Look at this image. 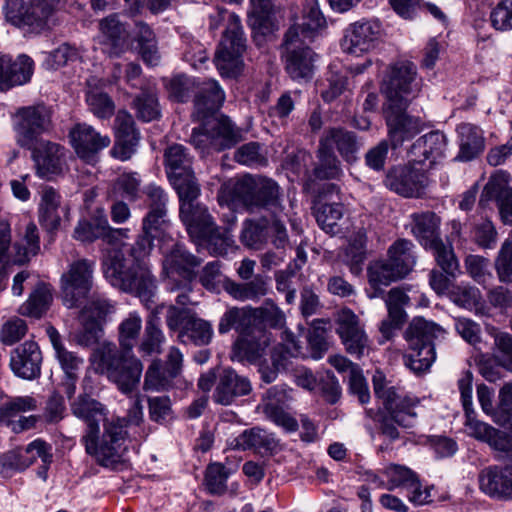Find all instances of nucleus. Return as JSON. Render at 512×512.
Here are the masks:
<instances>
[{"instance_id":"26","label":"nucleus","mask_w":512,"mask_h":512,"mask_svg":"<svg viewBox=\"0 0 512 512\" xmlns=\"http://www.w3.org/2000/svg\"><path fill=\"white\" fill-rule=\"evenodd\" d=\"M252 390L248 378L238 375L233 369H223L217 379L213 400L221 405H230L235 398L248 395Z\"/></svg>"},{"instance_id":"62","label":"nucleus","mask_w":512,"mask_h":512,"mask_svg":"<svg viewBox=\"0 0 512 512\" xmlns=\"http://www.w3.org/2000/svg\"><path fill=\"white\" fill-rule=\"evenodd\" d=\"M228 479V471L224 465L220 463L210 464L205 473V487L212 495H222L225 493Z\"/></svg>"},{"instance_id":"57","label":"nucleus","mask_w":512,"mask_h":512,"mask_svg":"<svg viewBox=\"0 0 512 512\" xmlns=\"http://www.w3.org/2000/svg\"><path fill=\"white\" fill-rule=\"evenodd\" d=\"M34 72V61L28 55L21 54L15 60L11 58L9 68V89L28 83Z\"/></svg>"},{"instance_id":"1","label":"nucleus","mask_w":512,"mask_h":512,"mask_svg":"<svg viewBox=\"0 0 512 512\" xmlns=\"http://www.w3.org/2000/svg\"><path fill=\"white\" fill-rule=\"evenodd\" d=\"M162 229L164 227L155 224L145 229V221H143L142 234L130 251L133 258L131 263L124 258L120 250L108 251L102 263L104 276L109 283L124 292L135 294L147 308H150L156 283L144 259L152 250L153 239L157 236V232Z\"/></svg>"},{"instance_id":"24","label":"nucleus","mask_w":512,"mask_h":512,"mask_svg":"<svg viewBox=\"0 0 512 512\" xmlns=\"http://www.w3.org/2000/svg\"><path fill=\"white\" fill-rule=\"evenodd\" d=\"M28 149L32 150V157L41 177L62 172L65 165V149L59 144L40 139L37 144Z\"/></svg>"},{"instance_id":"34","label":"nucleus","mask_w":512,"mask_h":512,"mask_svg":"<svg viewBox=\"0 0 512 512\" xmlns=\"http://www.w3.org/2000/svg\"><path fill=\"white\" fill-rule=\"evenodd\" d=\"M410 218L411 232L425 249L441 239L439 232L441 221L434 212L413 213Z\"/></svg>"},{"instance_id":"58","label":"nucleus","mask_w":512,"mask_h":512,"mask_svg":"<svg viewBox=\"0 0 512 512\" xmlns=\"http://www.w3.org/2000/svg\"><path fill=\"white\" fill-rule=\"evenodd\" d=\"M36 408L37 401L33 397H14L0 406V422L9 425L12 418L20 413L33 411Z\"/></svg>"},{"instance_id":"20","label":"nucleus","mask_w":512,"mask_h":512,"mask_svg":"<svg viewBox=\"0 0 512 512\" xmlns=\"http://www.w3.org/2000/svg\"><path fill=\"white\" fill-rule=\"evenodd\" d=\"M42 354L38 344L25 341L10 354V367L13 373L23 379L33 380L41 374Z\"/></svg>"},{"instance_id":"8","label":"nucleus","mask_w":512,"mask_h":512,"mask_svg":"<svg viewBox=\"0 0 512 512\" xmlns=\"http://www.w3.org/2000/svg\"><path fill=\"white\" fill-rule=\"evenodd\" d=\"M222 201H238L249 211L265 209L272 215L283 212L278 184L266 177L245 176L233 186L226 188Z\"/></svg>"},{"instance_id":"55","label":"nucleus","mask_w":512,"mask_h":512,"mask_svg":"<svg viewBox=\"0 0 512 512\" xmlns=\"http://www.w3.org/2000/svg\"><path fill=\"white\" fill-rule=\"evenodd\" d=\"M344 215V206L341 203H323L316 211L315 217L318 225L327 233H335V227Z\"/></svg>"},{"instance_id":"45","label":"nucleus","mask_w":512,"mask_h":512,"mask_svg":"<svg viewBox=\"0 0 512 512\" xmlns=\"http://www.w3.org/2000/svg\"><path fill=\"white\" fill-rule=\"evenodd\" d=\"M100 30L111 45V54L119 55L128 48V31L116 15L103 19L100 22Z\"/></svg>"},{"instance_id":"49","label":"nucleus","mask_w":512,"mask_h":512,"mask_svg":"<svg viewBox=\"0 0 512 512\" xmlns=\"http://www.w3.org/2000/svg\"><path fill=\"white\" fill-rule=\"evenodd\" d=\"M142 329L141 316L133 311L118 326L119 350L133 352L135 343Z\"/></svg>"},{"instance_id":"15","label":"nucleus","mask_w":512,"mask_h":512,"mask_svg":"<svg viewBox=\"0 0 512 512\" xmlns=\"http://www.w3.org/2000/svg\"><path fill=\"white\" fill-rule=\"evenodd\" d=\"M382 36V25L378 20H360L350 24L343 34L340 46L344 53L356 57L374 50Z\"/></svg>"},{"instance_id":"10","label":"nucleus","mask_w":512,"mask_h":512,"mask_svg":"<svg viewBox=\"0 0 512 512\" xmlns=\"http://www.w3.org/2000/svg\"><path fill=\"white\" fill-rule=\"evenodd\" d=\"M246 40L243 35L240 19L230 15V24L226 27L223 38L214 57V63L223 77H236L243 68L242 54Z\"/></svg>"},{"instance_id":"19","label":"nucleus","mask_w":512,"mask_h":512,"mask_svg":"<svg viewBox=\"0 0 512 512\" xmlns=\"http://www.w3.org/2000/svg\"><path fill=\"white\" fill-rule=\"evenodd\" d=\"M70 142L78 157L91 162L96 155L110 143L108 135H102L87 123L75 124L69 132Z\"/></svg>"},{"instance_id":"14","label":"nucleus","mask_w":512,"mask_h":512,"mask_svg":"<svg viewBox=\"0 0 512 512\" xmlns=\"http://www.w3.org/2000/svg\"><path fill=\"white\" fill-rule=\"evenodd\" d=\"M50 124V112L44 105L18 109L14 115L17 143L24 148L33 147L40 140V135L49 130Z\"/></svg>"},{"instance_id":"21","label":"nucleus","mask_w":512,"mask_h":512,"mask_svg":"<svg viewBox=\"0 0 512 512\" xmlns=\"http://www.w3.org/2000/svg\"><path fill=\"white\" fill-rule=\"evenodd\" d=\"M114 130L115 144L110 151L111 155L121 161L128 160L134 154L139 141L133 117L126 111H118Z\"/></svg>"},{"instance_id":"50","label":"nucleus","mask_w":512,"mask_h":512,"mask_svg":"<svg viewBox=\"0 0 512 512\" xmlns=\"http://www.w3.org/2000/svg\"><path fill=\"white\" fill-rule=\"evenodd\" d=\"M318 163L314 169V174L318 179H338L343 174L340 161L334 151L329 150L321 143L318 149Z\"/></svg>"},{"instance_id":"7","label":"nucleus","mask_w":512,"mask_h":512,"mask_svg":"<svg viewBox=\"0 0 512 512\" xmlns=\"http://www.w3.org/2000/svg\"><path fill=\"white\" fill-rule=\"evenodd\" d=\"M97 370L125 394L132 395L138 388L143 364L133 352L122 351L113 343H102L94 352Z\"/></svg>"},{"instance_id":"31","label":"nucleus","mask_w":512,"mask_h":512,"mask_svg":"<svg viewBox=\"0 0 512 512\" xmlns=\"http://www.w3.org/2000/svg\"><path fill=\"white\" fill-rule=\"evenodd\" d=\"M320 143L332 151L336 148L341 157L348 163H353L357 160V154L361 147L356 135L343 128H330L326 130L320 139Z\"/></svg>"},{"instance_id":"56","label":"nucleus","mask_w":512,"mask_h":512,"mask_svg":"<svg viewBox=\"0 0 512 512\" xmlns=\"http://www.w3.org/2000/svg\"><path fill=\"white\" fill-rule=\"evenodd\" d=\"M382 474L387 479L386 488L394 490L396 488L405 489L415 485L416 474L406 466L390 464L385 467Z\"/></svg>"},{"instance_id":"13","label":"nucleus","mask_w":512,"mask_h":512,"mask_svg":"<svg viewBox=\"0 0 512 512\" xmlns=\"http://www.w3.org/2000/svg\"><path fill=\"white\" fill-rule=\"evenodd\" d=\"M165 164L168 178L178 197L195 196L199 186L192 170V156L181 144H174L165 151Z\"/></svg>"},{"instance_id":"40","label":"nucleus","mask_w":512,"mask_h":512,"mask_svg":"<svg viewBox=\"0 0 512 512\" xmlns=\"http://www.w3.org/2000/svg\"><path fill=\"white\" fill-rule=\"evenodd\" d=\"M47 334L55 351V357L65 375L68 377H78V372L83 365V359L63 345L61 336L54 327H48Z\"/></svg>"},{"instance_id":"46","label":"nucleus","mask_w":512,"mask_h":512,"mask_svg":"<svg viewBox=\"0 0 512 512\" xmlns=\"http://www.w3.org/2000/svg\"><path fill=\"white\" fill-rule=\"evenodd\" d=\"M367 273L369 284L374 289V292L369 294L370 298L378 297L382 293V287L402 278L388 260L370 264Z\"/></svg>"},{"instance_id":"64","label":"nucleus","mask_w":512,"mask_h":512,"mask_svg":"<svg viewBox=\"0 0 512 512\" xmlns=\"http://www.w3.org/2000/svg\"><path fill=\"white\" fill-rule=\"evenodd\" d=\"M141 179L137 173H123L113 185L114 193L129 201H135L140 195Z\"/></svg>"},{"instance_id":"36","label":"nucleus","mask_w":512,"mask_h":512,"mask_svg":"<svg viewBox=\"0 0 512 512\" xmlns=\"http://www.w3.org/2000/svg\"><path fill=\"white\" fill-rule=\"evenodd\" d=\"M164 305L157 306L148 317L138 350L143 355L160 354L166 337L160 328L159 314Z\"/></svg>"},{"instance_id":"60","label":"nucleus","mask_w":512,"mask_h":512,"mask_svg":"<svg viewBox=\"0 0 512 512\" xmlns=\"http://www.w3.org/2000/svg\"><path fill=\"white\" fill-rule=\"evenodd\" d=\"M427 250L433 253L437 264L446 274L456 276L459 272V262L451 245H445L440 239L429 246Z\"/></svg>"},{"instance_id":"37","label":"nucleus","mask_w":512,"mask_h":512,"mask_svg":"<svg viewBox=\"0 0 512 512\" xmlns=\"http://www.w3.org/2000/svg\"><path fill=\"white\" fill-rule=\"evenodd\" d=\"M457 132L460 140L459 160L470 161L484 150V138L479 127L462 123L457 127Z\"/></svg>"},{"instance_id":"48","label":"nucleus","mask_w":512,"mask_h":512,"mask_svg":"<svg viewBox=\"0 0 512 512\" xmlns=\"http://www.w3.org/2000/svg\"><path fill=\"white\" fill-rule=\"evenodd\" d=\"M275 12V0H250L248 23L254 30H268Z\"/></svg>"},{"instance_id":"6","label":"nucleus","mask_w":512,"mask_h":512,"mask_svg":"<svg viewBox=\"0 0 512 512\" xmlns=\"http://www.w3.org/2000/svg\"><path fill=\"white\" fill-rule=\"evenodd\" d=\"M200 191V186H197L195 196L188 194L187 197H179L180 219L192 240L206 243L214 254H225L233 243L232 237L228 229L222 231L215 224L204 205L195 202Z\"/></svg>"},{"instance_id":"33","label":"nucleus","mask_w":512,"mask_h":512,"mask_svg":"<svg viewBox=\"0 0 512 512\" xmlns=\"http://www.w3.org/2000/svg\"><path fill=\"white\" fill-rule=\"evenodd\" d=\"M59 0H34L26 6L22 27L41 32L55 25L54 12Z\"/></svg>"},{"instance_id":"25","label":"nucleus","mask_w":512,"mask_h":512,"mask_svg":"<svg viewBox=\"0 0 512 512\" xmlns=\"http://www.w3.org/2000/svg\"><path fill=\"white\" fill-rule=\"evenodd\" d=\"M479 487L486 495L496 499H512V467L492 466L479 473Z\"/></svg>"},{"instance_id":"54","label":"nucleus","mask_w":512,"mask_h":512,"mask_svg":"<svg viewBox=\"0 0 512 512\" xmlns=\"http://www.w3.org/2000/svg\"><path fill=\"white\" fill-rule=\"evenodd\" d=\"M366 235L364 232L359 231L351 236L348 246L345 250V259L347 265L350 266V271L357 274L361 271V265L366 257Z\"/></svg>"},{"instance_id":"63","label":"nucleus","mask_w":512,"mask_h":512,"mask_svg":"<svg viewBox=\"0 0 512 512\" xmlns=\"http://www.w3.org/2000/svg\"><path fill=\"white\" fill-rule=\"evenodd\" d=\"M494 266L501 282L512 281V234L501 244Z\"/></svg>"},{"instance_id":"35","label":"nucleus","mask_w":512,"mask_h":512,"mask_svg":"<svg viewBox=\"0 0 512 512\" xmlns=\"http://www.w3.org/2000/svg\"><path fill=\"white\" fill-rule=\"evenodd\" d=\"M301 354V346L293 334L285 333L284 343L279 350L275 349L272 355L273 365H261L259 372L262 380L269 384L276 380L280 368L285 367L284 361L288 357H297Z\"/></svg>"},{"instance_id":"30","label":"nucleus","mask_w":512,"mask_h":512,"mask_svg":"<svg viewBox=\"0 0 512 512\" xmlns=\"http://www.w3.org/2000/svg\"><path fill=\"white\" fill-rule=\"evenodd\" d=\"M39 222L47 231L59 228L62 216H66L68 208L61 204L60 194L52 187H45L41 192L39 204Z\"/></svg>"},{"instance_id":"29","label":"nucleus","mask_w":512,"mask_h":512,"mask_svg":"<svg viewBox=\"0 0 512 512\" xmlns=\"http://www.w3.org/2000/svg\"><path fill=\"white\" fill-rule=\"evenodd\" d=\"M270 342V334L264 329L254 326L235 343V357L250 362L256 361L265 354Z\"/></svg>"},{"instance_id":"52","label":"nucleus","mask_w":512,"mask_h":512,"mask_svg":"<svg viewBox=\"0 0 512 512\" xmlns=\"http://www.w3.org/2000/svg\"><path fill=\"white\" fill-rule=\"evenodd\" d=\"M35 461L34 456H25L22 448L10 450L0 456V474L11 477L17 471H23Z\"/></svg>"},{"instance_id":"12","label":"nucleus","mask_w":512,"mask_h":512,"mask_svg":"<svg viewBox=\"0 0 512 512\" xmlns=\"http://www.w3.org/2000/svg\"><path fill=\"white\" fill-rule=\"evenodd\" d=\"M95 261L78 259L69 264L60 279L63 303L67 308L79 307L93 287Z\"/></svg>"},{"instance_id":"9","label":"nucleus","mask_w":512,"mask_h":512,"mask_svg":"<svg viewBox=\"0 0 512 512\" xmlns=\"http://www.w3.org/2000/svg\"><path fill=\"white\" fill-rule=\"evenodd\" d=\"M445 330L422 317L412 320L405 332L410 352L404 356L405 365L415 373H422L436 360L434 341L444 338Z\"/></svg>"},{"instance_id":"2","label":"nucleus","mask_w":512,"mask_h":512,"mask_svg":"<svg viewBox=\"0 0 512 512\" xmlns=\"http://www.w3.org/2000/svg\"><path fill=\"white\" fill-rule=\"evenodd\" d=\"M71 411L87 425L82 438L86 452L103 466L118 462L126 451L124 420L108 419L105 406L88 395H80L72 402Z\"/></svg>"},{"instance_id":"32","label":"nucleus","mask_w":512,"mask_h":512,"mask_svg":"<svg viewBox=\"0 0 512 512\" xmlns=\"http://www.w3.org/2000/svg\"><path fill=\"white\" fill-rule=\"evenodd\" d=\"M114 306L106 299L95 298L85 306L81 312V321L84 325L85 333L82 342L86 345L95 342L100 336V326L98 321L112 313Z\"/></svg>"},{"instance_id":"18","label":"nucleus","mask_w":512,"mask_h":512,"mask_svg":"<svg viewBox=\"0 0 512 512\" xmlns=\"http://www.w3.org/2000/svg\"><path fill=\"white\" fill-rule=\"evenodd\" d=\"M410 162L408 165L391 169L385 178V185L391 191L407 197H419L428 185V177L423 168Z\"/></svg>"},{"instance_id":"17","label":"nucleus","mask_w":512,"mask_h":512,"mask_svg":"<svg viewBox=\"0 0 512 512\" xmlns=\"http://www.w3.org/2000/svg\"><path fill=\"white\" fill-rule=\"evenodd\" d=\"M336 333L347 353L357 358L364 356L369 348V338L359 317L349 308L341 309L336 318Z\"/></svg>"},{"instance_id":"59","label":"nucleus","mask_w":512,"mask_h":512,"mask_svg":"<svg viewBox=\"0 0 512 512\" xmlns=\"http://www.w3.org/2000/svg\"><path fill=\"white\" fill-rule=\"evenodd\" d=\"M466 425L475 438L489 443L496 449H504L501 433L492 426L474 419L472 414H468Z\"/></svg>"},{"instance_id":"51","label":"nucleus","mask_w":512,"mask_h":512,"mask_svg":"<svg viewBox=\"0 0 512 512\" xmlns=\"http://www.w3.org/2000/svg\"><path fill=\"white\" fill-rule=\"evenodd\" d=\"M173 376L168 375L160 359H155L149 365L144 376L143 389L145 391H165L172 386Z\"/></svg>"},{"instance_id":"5","label":"nucleus","mask_w":512,"mask_h":512,"mask_svg":"<svg viewBox=\"0 0 512 512\" xmlns=\"http://www.w3.org/2000/svg\"><path fill=\"white\" fill-rule=\"evenodd\" d=\"M372 381L374 394L387 412V415L380 420V434L389 443H392L400 438L397 425L410 428L416 424L417 413L415 409L420 401L392 385L381 372H376Z\"/></svg>"},{"instance_id":"28","label":"nucleus","mask_w":512,"mask_h":512,"mask_svg":"<svg viewBox=\"0 0 512 512\" xmlns=\"http://www.w3.org/2000/svg\"><path fill=\"white\" fill-rule=\"evenodd\" d=\"M446 147V136L439 131H434L417 139L411 146L408 156L410 162L423 164L429 161L433 164L444 156Z\"/></svg>"},{"instance_id":"27","label":"nucleus","mask_w":512,"mask_h":512,"mask_svg":"<svg viewBox=\"0 0 512 512\" xmlns=\"http://www.w3.org/2000/svg\"><path fill=\"white\" fill-rule=\"evenodd\" d=\"M228 446L234 450H253L260 454L273 453L279 446V441L272 433L253 427L244 430L238 436L228 440Z\"/></svg>"},{"instance_id":"16","label":"nucleus","mask_w":512,"mask_h":512,"mask_svg":"<svg viewBox=\"0 0 512 512\" xmlns=\"http://www.w3.org/2000/svg\"><path fill=\"white\" fill-rule=\"evenodd\" d=\"M407 106L403 103L387 104L384 111L388 138L393 149L415 137L424 128V123L420 117L407 113Z\"/></svg>"},{"instance_id":"41","label":"nucleus","mask_w":512,"mask_h":512,"mask_svg":"<svg viewBox=\"0 0 512 512\" xmlns=\"http://www.w3.org/2000/svg\"><path fill=\"white\" fill-rule=\"evenodd\" d=\"M145 194L148 198L150 208L148 214L143 219V221H145V229L150 227L151 224L165 227L167 225L165 218L168 203L167 194L161 187L155 184L148 185L145 189Z\"/></svg>"},{"instance_id":"61","label":"nucleus","mask_w":512,"mask_h":512,"mask_svg":"<svg viewBox=\"0 0 512 512\" xmlns=\"http://www.w3.org/2000/svg\"><path fill=\"white\" fill-rule=\"evenodd\" d=\"M253 310L255 326L264 324L273 328L284 327L285 314L272 300H266L261 307L253 308Z\"/></svg>"},{"instance_id":"38","label":"nucleus","mask_w":512,"mask_h":512,"mask_svg":"<svg viewBox=\"0 0 512 512\" xmlns=\"http://www.w3.org/2000/svg\"><path fill=\"white\" fill-rule=\"evenodd\" d=\"M254 326V310L252 307H232L220 318L218 331L220 334H226L235 329L243 336Z\"/></svg>"},{"instance_id":"23","label":"nucleus","mask_w":512,"mask_h":512,"mask_svg":"<svg viewBox=\"0 0 512 512\" xmlns=\"http://www.w3.org/2000/svg\"><path fill=\"white\" fill-rule=\"evenodd\" d=\"M511 176L503 170L496 171L484 187L482 197L495 198L498 202L500 215L505 224L512 225V187ZM483 202L481 198L480 203Z\"/></svg>"},{"instance_id":"11","label":"nucleus","mask_w":512,"mask_h":512,"mask_svg":"<svg viewBox=\"0 0 512 512\" xmlns=\"http://www.w3.org/2000/svg\"><path fill=\"white\" fill-rule=\"evenodd\" d=\"M387 104L408 105L420 91L416 66L409 61H399L391 65L383 78L381 86Z\"/></svg>"},{"instance_id":"42","label":"nucleus","mask_w":512,"mask_h":512,"mask_svg":"<svg viewBox=\"0 0 512 512\" xmlns=\"http://www.w3.org/2000/svg\"><path fill=\"white\" fill-rule=\"evenodd\" d=\"M213 336L211 324L195 315L189 316L178 333V341L186 344L188 341L196 346L208 345Z\"/></svg>"},{"instance_id":"39","label":"nucleus","mask_w":512,"mask_h":512,"mask_svg":"<svg viewBox=\"0 0 512 512\" xmlns=\"http://www.w3.org/2000/svg\"><path fill=\"white\" fill-rule=\"evenodd\" d=\"M414 244L407 239L395 241L388 250V261L403 278L408 275L416 264Z\"/></svg>"},{"instance_id":"53","label":"nucleus","mask_w":512,"mask_h":512,"mask_svg":"<svg viewBox=\"0 0 512 512\" xmlns=\"http://www.w3.org/2000/svg\"><path fill=\"white\" fill-rule=\"evenodd\" d=\"M81 58L80 50L70 45L63 43L51 52L45 53L43 65L47 69L56 70L67 64L74 63Z\"/></svg>"},{"instance_id":"3","label":"nucleus","mask_w":512,"mask_h":512,"mask_svg":"<svg viewBox=\"0 0 512 512\" xmlns=\"http://www.w3.org/2000/svg\"><path fill=\"white\" fill-rule=\"evenodd\" d=\"M225 100V92L216 80L204 81L195 96L194 104L199 119L204 120L191 134L192 145L202 154L220 152L234 146L240 132L226 116H209L218 110Z\"/></svg>"},{"instance_id":"44","label":"nucleus","mask_w":512,"mask_h":512,"mask_svg":"<svg viewBox=\"0 0 512 512\" xmlns=\"http://www.w3.org/2000/svg\"><path fill=\"white\" fill-rule=\"evenodd\" d=\"M107 220L104 209H96L89 220L82 219L77 223L73 232L74 239L87 243L101 239Z\"/></svg>"},{"instance_id":"22","label":"nucleus","mask_w":512,"mask_h":512,"mask_svg":"<svg viewBox=\"0 0 512 512\" xmlns=\"http://www.w3.org/2000/svg\"><path fill=\"white\" fill-rule=\"evenodd\" d=\"M163 256V271L167 278H175L178 275L184 280H193L196 276L194 269L202 262L179 243H175L170 250L163 252Z\"/></svg>"},{"instance_id":"4","label":"nucleus","mask_w":512,"mask_h":512,"mask_svg":"<svg viewBox=\"0 0 512 512\" xmlns=\"http://www.w3.org/2000/svg\"><path fill=\"white\" fill-rule=\"evenodd\" d=\"M325 18L316 0L304 9L285 34L286 70L293 79H308L313 73L314 53L307 46L325 27Z\"/></svg>"},{"instance_id":"47","label":"nucleus","mask_w":512,"mask_h":512,"mask_svg":"<svg viewBox=\"0 0 512 512\" xmlns=\"http://www.w3.org/2000/svg\"><path fill=\"white\" fill-rule=\"evenodd\" d=\"M95 79L88 81L86 102L90 111L100 119H108L114 114L115 105L109 95L97 85Z\"/></svg>"},{"instance_id":"43","label":"nucleus","mask_w":512,"mask_h":512,"mask_svg":"<svg viewBox=\"0 0 512 512\" xmlns=\"http://www.w3.org/2000/svg\"><path fill=\"white\" fill-rule=\"evenodd\" d=\"M52 299L49 286L40 283L30 293L28 299L19 307L18 312L22 316L38 319L47 312Z\"/></svg>"}]
</instances>
